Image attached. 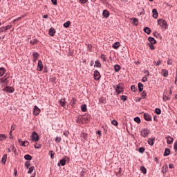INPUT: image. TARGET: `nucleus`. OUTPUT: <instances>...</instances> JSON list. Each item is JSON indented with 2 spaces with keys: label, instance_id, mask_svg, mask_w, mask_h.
Masks as SVG:
<instances>
[{
  "label": "nucleus",
  "instance_id": "nucleus-32",
  "mask_svg": "<svg viewBox=\"0 0 177 177\" xmlns=\"http://www.w3.org/2000/svg\"><path fill=\"white\" fill-rule=\"evenodd\" d=\"M162 76L165 78H167L168 77V70L167 69H162Z\"/></svg>",
  "mask_w": 177,
  "mask_h": 177
},
{
  "label": "nucleus",
  "instance_id": "nucleus-40",
  "mask_svg": "<svg viewBox=\"0 0 177 177\" xmlns=\"http://www.w3.org/2000/svg\"><path fill=\"white\" fill-rule=\"evenodd\" d=\"M134 121L135 122H137V124H140V122H142V120H140V118H139L138 116L134 118Z\"/></svg>",
  "mask_w": 177,
  "mask_h": 177
},
{
  "label": "nucleus",
  "instance_id": "nucleus-11",
  "mask_svg": "<svg viewBox=\"0 0 177 177\" xmlns=\"http://www.w3.org/2000/svg\"><path fill=\"white\" fill-rule=\"evenodd\" d=\"M12 28V25H8L6 27L3 26L0 28V34L1 32H4L5 31H8V30Z\"/></svg>",
  "mask_w": 177,
  "mask_h": 177
},
{
  "label": "nucleus",
  "instance_id": "nucleus-34",
  "mask_svg": "<svg viewBox=\"0 0 177 177\" xmlns=\"http://www.w3.org/2000/svg\"><path fill=\"white\" fill-rule=\"evenodd\" d=\"M112 48H113V49H118V48H120V42L116 41L114 44H113Z\"/></svg>",
  "mask_w": 177,
  "mask_h": 177
},
{
  "label": "nucleus",
  "instance_id": "nucleus-3",
  "mask_svg": "<svg viewBox=\"0 0 177 177\" xmlns=\"http://www.w3.org/2000/svg\"><path fill=\"white\" fill-rule=\"evenodd\" d=\"M30 140L32 142H39V135L36 131H33L30 136Z\"/></svg>",
  "mask_w": 177,
  "mask_h": 177
},
{
  "label": "nucleus",
  "instance_id": "nucleus-31",
  "mask_svg": "<svg viewBox=\"0 0 177 177\" xmlns=\"http://www.w3.org/2000/svg\"><path fill=\"white\" fill-rule=\"evenodd\" d=\"M140 171H141L142 174H143L144 175H146V174H147V169H146V167H145V166L140 167Z\"/></svg>",
  "mask_w": 177,
  "mask_h": 177
},
{
  "label": "nucleus",
  "instance_id": "nucleus-29",
  "mask_svg": "<svg viewBox=\"0 0 177 177\" xmlns=\"http://www.w3.org/2000/svg\"><path fill=\"white\" fill-rule=\"evenodd\" d=\"M94 67H97L98 68H102V64L100 63V61L96 60L95 62Z\"/></svg>",
  "mask_w": 177,
  "mask_h": 177
},
{
  "label": "nucleus",
  "instance_id": "nucleus-13",
  "mask_svg": "<svg viewBox=\"0 0 177 177\" xmlns=\"http://www.w3.org/2000/svg\"><path fill=\"white\" fill-rule=\"evenodd\" d=\"M165 139L167 140V145H172V143H174V138L168 136L165 137Z\"/></svg>",
  "mask_w": 177,
  "mask_h": 177
},
{
  "label": "nucleus",
  "instance_id": "nucleus-49",
  "mask_svg": "<svg viewBox=\"0 0 177 177\" xmlns=\"http://www.w3.org/2000/svg\"><path fill=\"white\" fill-rule=\"evenodd\" d=\"M35 149H41L42 147V145L36 143L34 145Z\"/></svg>",
  "mask_w": 177,
  "mask_h": 177
},
{
  "label": "nucleus",
  "instance_id": "nucleus-6",
  "mask_svg": "<svg viewBox=\"0 0 177 177\" xmlns=\"http://www.w3.org/2000/svg\"><path fill=\"white\" fill-rule=\"evenodd\" d=\"M102 75H100V73L97 71L95 70L94 71V74H93V78L95 81H99V80H100Z\"/></svg>",
  "mask_w": 177,
  "mask_h": 177
},
{
  "label": "nucleus",
  "instance_id": "nucleus-22",
  "mask_svg": "<svg viewBox=\"0 0 177 177\" xmlns=\"http://www.w3.org/2000/svg\"><path fill=\"white\" fill-rule=\"evenodd\" d=\"M131 20H132V24L133 26L139 25V19H138V18H131Z\"/></svg>",
  "mask_w": 177,
  "mask_h": 177
},
{
  "label": "nucleus",
  "instance_id": "nucleus-60",
  "mask_svg": "<svg viewBox=\"0 0 177 177\" xmlns=\"http://www.w3.org/2000/svg\"><path fill=\"white\" fill-rule=\"evenodd\" d=\"M100 58L103 59V62H106V55L104 54H102Z\"/></svg>",
  "mask_w": 177,
  "mask_h": 177
},
{
  "label": "nucleus",
  "instance_id": "nucleus-64",
  "mask_svg": "<svg viewBox=\"0 0 177 177\" xmlns=\"http://www.w3.org/2000/svg\"><path fill=\"white\" fill-rule=\"evenodd\" d=\"M85 171L82 170L81 172H80V176L81 177H84L85 176Z\"/></svg>",
  "mask_w": 177,
  "mask_h": 177
},
{
  "label": "nucleus",
  "instance_id": "nucleus-48",
  "mask_svg": "<svg viewBox=\"0 0 177 177\" xmlns=\"http://www.w3.org/2000/svg\"><path fill=\"white\" fill-rule=\"evenodd\" d=\"M120 99L124 102H127V100H128V97L127 95H121Z\"/></svg>",
  "mask_w": 177,
  "mask_h": 177
},
{
  "label": "nucleus",
  "instance_id": "nucleus-16",
  "mask_svg": "<svg viewBox=\"0 0 177 177\" xmlns=\"http://www.w3.org/2000/svg\"><path fill=\"white\" fill-rule=\"evenodd\" d=\"M59 104H60V106L62 107H65L66 106V98H62L61 100H59L58 102Z\"/></svg>",
  "mask_w": 177,
  "mask_h": 177
},
{
  "label": "nucleus",
  "instance_id": "nucleus-17",
  "mask_svg": "<svg viewBox=\"0 0 177 177\" xmlns=\"http://www.w3.org/2000/svg\"><path fill=\"white\" fill-rule=\"evenodd\" d=\"M48 34L50 37H55V34H56V30L54 28H50L48 31Z\"/></svg>",
  "mask_w": 177,
  "mask_h": 177
},
{
  "label": "nucleus",
  "instance_id": "nucleus-21",
  "mask_svg": "<svg viewBox=\"0 0 177 177\" xmlns=\"http://www.w3.org/2000/svg\"><path fill=\"white\" fill-rule=\"evenodd\" d=\"M169 154H171V149H169V148H165L163 153L164 157H168Z\"/></svg>",
  "mask_w": 177,
  "mask_h": 177
},
{
  "label": "nucleus",
  "instance_id": "nucleus-57",
  "mask_svg": "<svg viewBox=\"0 0 177 177\" xmlns=\"http://www.w3.org/2000/svg\"><path fill=\"white\" fill-rule=\"evenodd\" d=\"M131 91H132V92H136V87L135 86V85L131 86Z\"/></svg>",
  "mask_w": 177,
  "mask_h": 177
},
{
  "label": "nucleus",
  "instance_id": "nucleus-38",
  "mask_svg": "<svg viewBox=\"0 0 177 177\" xmlns=\"http://www.w3.org/2000/svg\"><path fill=\"white\" fill-rule=\"evenodd\" d=\"M35 169V167L31 166L30 167H29V169L28 171V174H32V172H34Z\"/></svg>",
  "mask_w": 177,
  "mask_h": 177
},
{
  "label": "nucleus",
  "instance_id": "nucleus-2",
  "mask_svg": "<svg viewBox=\"0 0 177 177\" xmlns=\"http://www.w3.org/2000/svg\"><path fill=\"white\" fill-rule=\"evenodd\" d=\"M158 24L162 28H163V30H167V28H168V23H167V21L165 19H158Z\"/></svg>",
  "mask_w": 177,
  "mask_h": 177
},
{
  "label": "nucleus",
  "instance_id": "nucleus-19",
  "mask_svg": "<svg viewBox=\"0 0 177 177\" xmlns=\"http://www.w3.org/2000/svg\"><path fill=\"white\" fill-rule=\"evenodd\" d=\"M102 16L105 19H108V17L110 16V12L107 10H104L102 12Z\"/></svg>",
  "mask_w": 177,
  "mask_h": 177
},
{
  "label": "nucleus",
  "instance_id": "nucleus-35",
  "mask_svg": "<svg viewBox=\"0 0 177 177\" xmlns=\"http://www.w3.org/2000/svg\"><path fill=\"white\" fill-rule=\"evenodd\" d=\"M39 41L37 39H34L33 40L30 41V45H37L38 44Z\"/></svg>",
  "mask_w": 177,
  "mask_h": 177
},
{
  "label": "nucleus",
  "instance_id": "nucleus-25",
  "mask_svg": "<svg viewBox=\"0 0 177 177\" xmlns=\"http://www.w3.org/2000/svg\"><path fill=\"white\" fill-rule=\"evenodd\" d=\"M81 111L83 113H86V111H88V108L86 106V104H84L81 106Z\"/></svg>",
  "mask_w": 177,
  "mask_h": 177
},
{
  "label": "nucleus",
  "instance_id": "nucleus-7",
  "mask_svg": "<svg viewBox=\"0 0 177 177\" xmlns=\"http://www.w3.org/2000/svg\"><path fill=\"white\" fill-rule=\"evenodd\" d=\"M18 142L19 143H21V146H22V147H27L30 145V142L28 141H23L21 138L18 139Z\"/></svg>",
  "mask_w": 177,
  "mask_h": 177
},
{
  "label": "nucleus",
  "instance_id": "nucleus-24",
  "mask_svg": "<svg viewBox=\"0 0 177 177\" xmlns=\"http://www.w3.org/2000/svg\"><path fill=\"white\" fill-rule=\"evenodd\" d=\"M138 88L139 93H140V92H143V84L142 82H139L138 84Z\"/></svg>",
  "mask_w": 177,
  "mask_h": 177
},
{
  "label": "nucleus",
  "instance_id": "nucleus-5",
  "mask_svg": "<svg viewBox=\"0 0 177 177\" xmlns=\"http://www.w3.org/2000/svg\"><path fill=\"white\" fill-rule=\"evenodd\" d=\"M3 91L7 93H13L15 92V88L10 86H6Z\"/></svg>",
  "mask_w": 177,
  "mask_h": 177
},
{
  "label": "nucleus",
  "instance_id": "nucleus-37",
  "mask_svg": "<svg viewBox=\"0 0 177 177\" xmlns=\"http://www.w3.org/2000/svg\"><path fill=\"white\" fill-rule=\"evenodd\" d=\"M148 46L149 47L151 50H154L156 47L154 46V44L147 43Z\"/></svg>",
  "mask_w": 177,
  "mask_h": 177
},
{
  "label": "nucleus",
  "instance_id": "nucleus-23",
  "mask_svg": "<svg viewBox=\"0 0 177 177\" xmlns=\"http://www.w3.org/2000/svg\"><path fill=\"white\" fill-rule=\"evenodd\" d=\"M143 31H144V32L147 34V35H150V34H151V29H150V28H149L147 26L144 28Z\"/></svg>",
  "mask_w": 177,
  "mask_h": 177
},
{
  "label": "nucleus",
  "instance_id": "nucleus-41",
  "mask_svg": "<svg viewBox=\"0 0 177 177\" xmlns=\"http://www.w3.org/2000/svg\"><path fill=\"white\" fill-rule=\"evenodd\" d=\"M153 36L155 37V38H161V35L158 32H154Z\"/></svg>",
  "mask_w": 177,
  "mask_h": 177
},
{
  "label": "nucleus",
  "instance_id": "nucleus-54",
  "mask_svg": "<svg viewBox=\"0 0 177 177\" xmlns=\"http://www.w3.org/2000/svg\"><path fill=\"white\" fill-rule=\"evenodd\" d=\"M31 165L30 164V161H26V162H25V167H26V168H27V169H28V168H30V166Z\"/></svg>",
  "mask_w": 177,
  "mask_h": 177
},
{
  "label": "nucleus",
  "instance_id": "nucleus-47",
  "mask_svg": "<svg viewBox=\"0 0 177 177\" xmlns=\"http://www.w3.org/2000/svg\"><path fill=\"white\" fill-rule=\"evenodd\" d=\"M100 103H103L104 104H106V103H107V100H106V98L104 97H101L100 99Z\"/></svg>",
  "mask_w": 177,
  "mask_h": 177
},
{
  "label": "nucleus",
  "instance_id": "nucleus-10",
  "mask_svg": "<svg viewBox=\"0 0 177 177\" xmlns=\"http://www.w3.org/2000/svg\"><path fill=\"white\" fill-rule=\"evenodd\" d=\"M42 70H44V64L41 60H39L37 64V71H42Z\"/></svg>",
  "mask_w": 177,
  "mask_h": 177
},
{
  "label": "nucleus",
  "instance_id": "nucleus-63",
  "mask_svg": "<svg viewBox=\"0 0 177 177\" xmlns=\"http://www.w3.org/2000/svg\"><path fill=\"white\" fill-rule=\"evenodd\" d=\"M53 5L57 6V0H51Z\"/></svg>",
  "mask_w": 177,
  "mask_h": 177
},
{
  "label": "nucleus",
  "instance_id": "nucleus-61",
  "mask_svg": "<svg viewBox=\"0 0 177 177\" xmlns=\"http://www.w3.org/2000/svg\"><path fill=\"white\" fill-rule=\"evenodd\" d=\"M142 82H147V76H144L142 77Z\"/></svg>",
  "mask_w": 177,
  "mask_h": 177
},
{
  "label": "nucleus",
  "instance_id": "nucleus-59",
  "mask_svg": "<svg viewBox=\"0 0 177 177\" xmlns=\"http://www.w3.org/2000/svg\"><path fill=\"white\" fill-rule=\"evenodd\" d=\"M174 149L177 151V140L174 144Z\"/></svg>",
  "mask_w": 177,
  "mask_h": 177
},
{
  "label": "nucleus",
  "instance_id": "nucleus-4",
  "mask_svg": "<svg viewBox=\"0 0 177 177\" xmlns=\"http://www.w3.org/2000/svg\"><path fill=\"white\" fill-rule=\"evenodd\" d=\"M140 133V136L142 138H147V136L149 135V133H150V130H149V129L147 128L142 129Z\"/></svg>",
  "mask_w": 177,
  "mask_h": 177
},
{
  "label": "nucleus",
  "instance_id": "nucleus-12",
  "mask_svg": "<svg viewBox=\"0 0 177 177\" xmlns=\"http://www.w3.org/2000/svg\"><path fill=\"white\" fill-rule=\"evenodd\" d=\"M143 117L145 121H151L153 120V118H151V115L147 113H144Z\"/></svg>",
  "mask_w": 177,
  "mask_h": 177
},
{
  "label": "nucleus",
  "instance_id": "nucleus-50",
  "mask_svg": "<svg viewBox=\"0 0 177 177\" xmlns=\"http://www.w3.org/2000/svg\"><path fill=\"white\" fill-rule=\"evenodd\" d=\"M141 95L142 96L143 99H145L146 96H147V93L146 92V91H143L141 93Z\"/></svg>",
  "mask_w": 177,
  "mask_h": 177
},
{
  "label": "nucleus",
  "instance_id": "nucleus-39",
  "mask_svg": "<svg viewBox=\"0 0 177 177\" xmlns=\"http://www.w3.org/2000/svg\"><path fill=\"white\" fill-rule=\"evenodd\" d=\"M162 99H163V102H167V100H171V98L165 94H163Z\"/></svg>",
  "mask_w": 177,
  "mask_h": 177
},
{
  "label": "nucleus",
  "instance_id": "nucleus-33",
  "mask_svg": "<svg viewBox=\"0 0 177 177\" xmlns=\"http://www.w3.org/2000/svg\"><path fill=\"white\" fill-rule=\"evenodd\" d=\"M24 159L26 160V161H31V160H32V156L30 154H26L24 156Z\"/></svg>",
  "mask_w": 177,
  "mask_h": 177
},
{
  "label": "nucleus",
  "instance_id": "nucleus-1",
  "mask_svg": "<svg viewBox=\"0 0 177 177\" xmlns=\"http://www.w3.org/2000/svg\"><path fill=\"white\" fill-rule=\"evenodd\" d=\"M113 88H114L117 95H120V93H124V84L119 83L118 85H113Z\"/></svg>",
  "mask_w": 177,
  "mask_h": 177
},
{
  "label": "nucleus",
  "instance_id": "nucleus-18",
  "mask_svg": "<svg viewBox=\"0 0 177 177\" xmlns=\"http://www.w3.org/2000/svg\"><path fill=\"white\" fill-rule=\"evenodd\" d=\"M152 13H153L152 17H153V19H158V11H157V9L153 8L152 10Z\"/></svg>",
  "mask_w": 177,
  "mask_h": 177
},
{
  "label": "nucleus",
  "instance_id": "nucleus-30",
  "mask_svg": "<svg viewBox=\"0 0 177 177\" xmlns=\"http://www.w3.org/2000/svg\"><path fill=\"white\" fill-rule=\"evenodd\" d=\"M6 73V69L3 67L0 68V77H3L4 74Z\"/></svg>",
  "mask_w": 177,
  "mask_h": 177
},
{
  "label": "nucleus",
  "instance_id": "nucleus-56",
  "mask_svg": "<svg viewBox=\"0 0 177 177\" xmlns=\"http://www.w3.org/2000/svg\"><path fill=\"white\" fill-rule=\"evenodd\" d=\"M145 147H140L139 149H138V151H139V153H141L142 154V153H145Z\"/></svg>",
  "mask_w": 177,
  "mask_h": 177
},
{
  "label": "nucleus",
  "instance_id": "nucleus-51",
  "mask_svg": "<svg viewBox=\"0 0 177 177\" xmlns=\"http://www.w3.org/2000/svg\"><path fill=\"white\" fill-rule=\"evenodd\" d=\"M6 81H8V78L1 77L0 79V82H1V84H5V82H6Z\"/></svg>",
  "mask_w": 177,
  "mask_h": 177
},
{
  "label": "nucleus",
  "instance_id": "nucleus-44",
  "mask_svg": "<svg viewBox=\"0 0 177 177\" xmlns=\"http://www.w3.org/2000/svg\"><path fill=\"white\" fill-rule=\"evenodd\" d=\"M165 167V169H163L162 170V174H167V172H168V165H165V167H163V168Z\"/></svg>",
  "mask_w": 177,
  "mask_h": 177
},
{
  "label": "nucleus",
  "instance_id": "nucleus-28",
  "mask_svg": "<svg viewBox=\"0 0 177 177\" xmlns=\"http://www.w3.org/2000/svg\"><path fill=\"white\" fill-rule=\"evenodd\" d=\"M83 117H81V116H78L77 120H76V122L77 124H84V119H82Z\"/></svg>",
  "mask_w": 177,
  "mask_h": 177
},
{
  "label": "nucleus",
  "instance_id": "nucleus-27",
  "mask_svg": "<svg viewBox=\"0 0 177 177\" xmlns=\"http://www.w3.org/2000/svg\"><path fill=\"white\" fill-rule=\"evenodd\" d=\"M113 68L115 73H118V71L121 70V66L119 64H115L114 65Z\"/></svg>",
  "mask_w": 177,
  "mask_h": 177
},
{
  "label": "nucleus",
  "instance_id": "nucleus-9",
  "mask_svg": "<svg viewBox=\"0 0 177 177\" xmlns=\"http://www.w3.org/2000/svg\"><path fill=\"white\" fill-rule=\"evenodd\" d=\"M32 62L33 63H37V60H38V57H39V53L37 52H33L32 53Z\"/></svg>",
  "mask_w": 177,
  "mask_h": 177
},
{
  "label": "nucleus",
  "instance_id": "nucleus-15",
  "mask_svg": "<svg viewBox=\"0 0 177 177\" xmlns=\"http://www.w3.org/2000/svg\"><path fill=\"white\" fill-rule=\"evenodd\" d=\"M82 120H84L85 124L89 123L91 121V115H86V116H84Z\"/></svg>",
  "mask_w": 177,
  "mask_h": 177
},
{
  "label": "nucleus",
  "instance_id": "nucleus-36",
  "mask_svg": "<svg viewBox=\"0 0 177 177\" xmlns=\"http://www.w3.org/2000/svg\"><path fill=\"white\" fill-rule=\"evenodd\" d=\"M70 24H71V21H67L66 22H65L64 24V27L65 28H68V27H70Z\"/></svg>",
  "mask_w": 177,
  "mask_h": 177
},
{
  "label": "nucleus",
  "instance_id": "nucleus-42",
  "mask_svg": "<svg viewBox=\"0 0 177 177\" xmlns=\"http://www.w3.org/2000/svg\"><path fill=\"white\" fill-rule=\"evenodd\" d=\"M59 163L61 164L62 167H64L66 165V160L62 158L59 160Z\"/></svg>",
  "mask_w": 177,
  "mask_h": 177
},
{
  "label": "nucleus",
  "instance_id": "nucleus-45",
  "mask_svg": "<svg viewBox=\"0 0 177 177\" xmlns=\"http://www.w3.org/2000/svg\"><path fill=\"white\" fill-rule=\"evenodd\" d=\"M155 113L156 114H157L158 115H160V114H161V109L159 108H156L155 109Z\"/></svg>",
  "mask_w": 177,
  "mask_h": 177
},
{
  "label": "nucleus",
  "instance_id": "nucleus-46",
  "mask_svg": "<svg viewBox=\"0 0 177 177\" xmlns=\"http://www.w3.org/2000/svg\"><path fill=\"white\" fill-rule=\"evenodd\" d=\"M153 64H154V66L158 67V66H160L161 64V60L158 59V62L154 61Z\"/></svg>",
  "mask_w": 177,
  "mask_h": 177
},
{
  "label": "nucleus",
  "instance_id": "nucleus-52",
  "mask_svg": "<svg viewBox=\"0 0 177 177\" xmlns=\"http://www.w3.org/2000/svg\"><path fill=\"white\" fill-rule=\"evenodd\" d=\"M55 142L56 143H60V142H62V137H56Z\"/></svg>",
  "mask_w": 177,
  "mask_h": 177
},
{
  "label": "nucleus",
  "instance_id": "nucleus-26",
  "mask_svg": "<svg viewBox=\"0 0 177 177\" xmlns=\"http://www.w3.org/2000/svg\"><path fill=\"white\" fill-rule=\"evenodd\" d=\"M6 160H8V154H4L1 158L2 164H6Z\"/></svg>",
  "mask_w": 177,
  "mask_h": 177
},
{
  "label": "nucleus",
  "instance_id": "nucleus-58",
  "mask_svg": "<svg viewBox=\"0 0 177 177\" xmlns=\"http://www.w3.org/2000/svg\"><path fill=\"white\" fill-rule=\"evenodd\" d=\"M75 98H73L71 100V106H74L75 104Z\"/></svg>",
  "mask_w": 177,
  "mask_h": 177
},
{
  "label": "nucleus",
  "instance_id": "nucleus-62",
  "mask_svg": "<svg viewBox=\"0 0 177 177\" xmlns=\"http://www.w3.org/2000/svg\"><path fill=\"white\" fill-rule=\"evenodd\" d=\"M79 2L82 4H85L88 2V0H79Z\"/></svg>",
  "mask_w": 177,
  "mask_h": 177
},
{
  "label": "nucleus",
  "instance_id": "nucleus-53",
  "mask_svg": "<svg viewBox=\"0 0 177 177\" xmlns=\"http://www.w3.org/2000/svg\"><path fill=\"white\" fill-rule=\"evenodd\" d=\"M111 124L112 125H114L115 127H117V125H118V122L115 120H113L111 121Z\"/></svg>",
  "mask_w": 177,
  "mask_h": 177
},
{
  "label": "nucleus",
  "instance_id": "nucleus-14",
  "mask_svg": "<svg viewBox=\"0 0 177 177\" xmlns=\"http://www.w3.org/2000/svg\"><path fill=\"white\" fill-rule=\"evenodd\" d=\"M154 142H156V137L148 139V145H149V146H154Z\"/></svg>",
  "mask_w": 177,
  "mask_h": 177
},
{
  "label": "nucleus",
  "instance_id": "nucleus-55",
  "mask_svg": "<svg viewBox=\"0 0 177 177\" xmlns=\"http://www.w3.org/2000/svg\"><path fill=\"white\" fill-rule=\"evenodd\" d=\"M49 154L50 156V158H55V152H53V151H50Z\"/></svg>",
  "mask_w": 177,
  "mask_h": 177
},
{
  "label": "nucleus",
  "instance_id": "nucleus-20",
  "mask_svg": "<svg viewBox=\"0 0 177 177\" xmlns=\"http://www.w3.org/2000/svg\"><path fill=\"white\" fill-rule=\"evenodd\" d=\"M148 41L149 42V44H157V40L156 39H154V37H149Z\"/></svg>",
  "mask_w": 177,
  "mask_h": 177
},
{
  "label": "nucleus",
  "instance_id": "nucleus-43",
  "mask_svg": "<svg viewBox=\"0 0 177 177\" xmlns=\"http://www.w3.org/2000/svg\"><path fill=\"white\" fill-rule=\"evenodd\" d=\"M6 138L7 137L6 134H0V142H2V140H5Z\"/></svg>",
  "mask_w": 177,
  "mask_h": 177
},
{
  "label": "nucleus",
  "instance_id": "nucleus-8",
  "mask_svg": "<svg viewBox=\"0 0 177 177\" xmlns=\"http://www.w3.org/2000/svg\"><path fill=\"white\" fill-rule=\"evenodd\" d=\"M39 113H41V109L37 107V105H35L33 107V115H39Z\"/></svg>",
  "mask_w": 177,
  "mask_h": 177
}]
</instances>
